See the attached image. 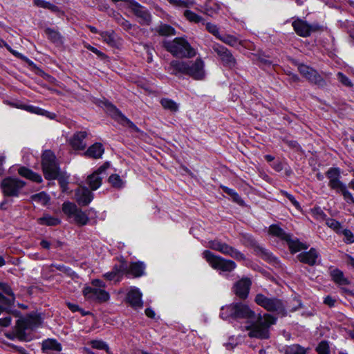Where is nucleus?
Instances as JSON below:
<instances>
[{
    "label": "nucleus",
    "mask_w": 354,
    "mask_h": 354,
    "mask_svg": "<svg viewBox=\"0 0 354 354\" xmlns=\"http://www.w3.org/2000/svg\"><path fill=\"white\" fill-rule=\"evenodd\" d=\"M220 316L223 319H245L250 324L247 326L250 337L267 339L269 337L268 328L270 325L274 324L277 318L270 314H265L263 317L256 315L249 306L241 302L233 303L223 306L221 309Z\"/></svg>",
    "instance_id": "1"
},
{
    "label": "nucleus",
    "mask_w": 354,
    "mask_h": 354,
    "mask_svg": "<svg viewBox=\"0 0 354 354\" xmlns=\"http://www.w3.org/2000/svg\"><path fill=\"white\" fill-rule=\"evenodd\" d=\"M205 63L201 58L195 61L172 60L168 66L169 73L174 75H187L194 80H201L204 78Z\"/></svg>",
    "instance_id": "2"
},
{
    "label": "nucleus",
    "mask_w": 354,
    "mask_h": 354,
    "mask_svg": "<svg viewBox=\"0 0 354 354\" xmlns=\"http://www.w3.org/2000/svg\"><path fill=\"white\" fill-rule=\"evenodd\" d=\"M164 47L172 55L179 58H192L196 55V50L184 37H176L172 41H165Z\"/></svg>",
    "instance_id": "3"
},
{
    "label": "nucleus",
    "mask_w": 354,
    "mask_h": 354,
    "mask_svg": "<svg viewBox=\"0 0 354 354\" xmlns=\"http://www.w3.org/2000/svg\"><path fill=\"white\" fill-rule=\"evenodd\" d=\"M202 257L215 270L230 272L236 268V264L234 261L216 255L207 250L203 251Z\"/></svg>",
    "instance_id": "4"
},
{
    "label": "nucleus",
    "mask_w": 354,
    "mask_h": 354,
    "mask_svg": "<svg viewBox=\"0 0 354 354\" xmlns=\"http://www.w3.org/2000/svg\"><path fill=\"white\" fill-rule=\"evenodd\" d=\"M207 247L213 250L219 252L224 255L229 256L238 261H245L246 259L244 254L218 239L209 241Z\"/></svg>",
    "instance_id": "5"
},
{
    "label": "nucleus",
    "mask_w": 354,
    "mask_h": 354,
    "mask_svg": "<svg viewBox=\"0 0 354 354\" xmlns=\"http://www.w3.org/2000/svg\"><path fill=\"white\" fill-rule=\"evenodd\" d=\"M42 168L45 178L49 180L55 179L59 176V167L54 153L50 151H45L42 155Z\"/></svg>",
    "instance_id": "6"
},
{
    "label": "nucleus",
    "mask_w": 354,
    "mask_h": 354,
    "mask_svg": "<svg viewBox=\"0 0 354 354\" xmlns=\"http://www.w3.org/2000/svg\"><path fill=\"white\" fill-rule=\"evenodd\" d=\"M255 302L268 311L285 315V308L281 300L275 297H267L262 294H257Z\"/></svg>",
    "instance_id": "7"
},
{
    "label": "nucleus",
    "mask_w": 354,
    "mask_h": 354,
    "mask_svg": "<svg viewBox=\"0 0 354 354\" xmlns=\"http://www.w3.org/2000/svg\"><path fill=\"white\" fill-rule=\"evenodd\" d=\"M62 211L68 218H73L74 222L79 225H85L88 222L89 219L86 214L79 209L73 203H64Z\"/></svg>",
    "instance_id": "8"
},
{
    "label": "nucleus",
    "mask_w": 354,
    "mask_h": 354,
    "mask_svg": "<svg viewBox=\"0 0 354 354\" xmlns=\"http://www.w3.org/2000/svg\"><path fill=\"white\" fill-rule=\"evenodd\" d=\"M40 324L39 317L37 315H28L24 318L17 320L15 326V333L17 337L21 340L26 339V330L33 329Z\"/></svg>",
    "instance_id": "9"
},
{
    "label": "nucleus",
    "mask_w": 354,
    "mask_h": 354,
    "mask_svg": "<svg viewBox=\"0 0 354 354\" xmlns=\"http://www.w3.org/2000/svg\"><path fill=\"white\" fill-rule=\"evenodd\" d=\"M211 48L220 58L224 66L229 68H234L236 66V60L229 49L216 42H214Z\"/></svg>",
    "instance_id": "10"
},
{
    "label": "nucleus",
    "mask_w": 354,
    "mask_h": 354,
    "mask_svg": "<svg viewBox=\"0 0 354 354\" xmlns=\"http://www.w3.org/2000/svg\"><path fill=\"white\" fill-rule=\"evenodd\" d=\"M24 185V181L10 177L3 179L1 182L3 193L8 196H17Z\"/></svg>",
    "instance_id": "11"
},
{
    "label": "nucleus",
    "mask_w": 354,
    "mask_h": 354,
    "mask_svg": "<svg viewBox=\"0 0 354 354\" xmlns=\"http://www.w3.org/2000/svg\"><path fill=\"white\" fill-rule=\"evenodd\" d=\"M109 166V162H105L88 176L87 183L92 190H96L101 186L102 179L107 176L106 169Z\"/></svg>",
    "instance_id": "12"
},
{
    "label": "nucleus",
    "mask_w": 354,
    "mask_h": 354,
    "mask_svg": "<svg viewBox=\"0 0 354 354\" xmlns=\"http://www.w3.org/2000/svg\"><path fill=\"white\" fill-rule=\"evenodd\" d=\"M298 70L310 82L321 87L326 86L325 80L313 68L305 64H300L298 66Z\"/></svg>",
    "instance_id": "13"
},
{
    "label": "nucleus",
    "mask_w": 354,
    "mask_h": 354,
    "mask_svg": "<svg viewBox=\"0 0 354 354\" xmlns=\"http://www.w3.org/2000/svg\"><path fill=\"white\" fill-rule=\"evenodd\" d=\"M292 25L296 33L303 37L310 36L312 32L317 31L319 28L317 24H309L301 19L294 21Z\"/></svg>",
    "instance_id": "14"
},
{
    "label": "nucleus",
    "mask_w": 354,
    "mask_h": 354,
    "mask_svg": "<svg viewBox=\"0 0 354 354\" xmlns=\"http://www.w3.org/2000/svg\"><path fill=\"white\" fill-rule=\"evenodd\" d=\"M83 294L87 299L97 301L98 302L107 301L110 298L109 292L104 289L90 286L84 288Z\"/></svg>",
    "instance_id": "15"
},
{
    "label": "nucleus",
    "mask_w": 354,
    "mask_h": 354,
    "mask_svg": "<svg viewBox=\"0 0 354 354\" xmlns=\"http://www.w3.org/2000/svg\"><path fill=\"white\" fill-rule=\"evenodd\" d=\"M326 177L328 178V186L330 189L337 190L344 185L341 180L340 169L337 167H330L326 173Z\"/></svg>",
    "instance_id": "16"
},
{
    "label": "nucleus",
    "mask_w": 354,
    "mask_h": 354,
    "mask_svg": "<svg viewBox=\"0 0 354 354\" xmlns=\"http://www.w3.org/2000/svg\"><path fill=\"white\" fill-rule=\"evenodd\" d=\"M127 269V264L124 261H122L118 265H115L111 271L105 273L103 277L109 281L119 282Z\"/></svg>",
    "instance_id": "17"
},
{
    "label": "nucleus",
    "mask_w": 354,
    "mask_h": 354,
    "mask_svg": "<svg viewBox=\"0 0 354 354\" xmlns=\"http://www.w3.org/2000/svg\"><path fill=\"white\" fill-rule=\"evenodd\" d=\"M251 284L250 279L243 278L234 285V292L240 299H245L248 297Z\"/></svg>",
    "instance_id": "18"
},
{
    "label": "nucleus",
    "mask_w": 354,
    "mask_h": 354,
    "mask_svg": "<svg viewBox=\"0 0 354 354\" xmlns=\"http://www.w3.org/2000/svg\"><path fill=\"white\" fill-rule=\"evenodd\" d=\"M93 198L91 192L86 187H80L75 191V199L79 205L86 206Z\"/></svg>",
    "instance_id": "19"
},
{
    "label": "nucleus",
    "mask_w": 354,
    "mask_h": 354,
    "mask_svg": "<svg viewBox=\"0 0 354 354\" xmlns=\"http://www.w3.org/2000/svg\"><path fill=\"white\" fill-rule=\"evenodd\" d=\"M127 302L134 308H141L142 306V294L138 288L131 287L127 292Z\"/></svg>",
    "instance_id": "20"
},
{
    "label": "nucleus",
    "mask_w": 354,
    "mask_h": 354,
    "mask_svg": "<svg viewBox=\"0 0 354 354\" xmlns=\"http://www.w3.org/2000/svg\"><path fill=\"white\" fill-rule=\"evenodd\" d=\"M319 256V253L315 248H310L309 251L298 254L297 259L301 262L312 266L317 263Z\"/></svg>",
    "instance_id": "21"
},
{
    "label": "nucleus",
    "mask_w": 354,
    "mask_h": 354,
    "mask_svg": "<svg viewBox=\"0 0 354 354\" xmlns=\"http://www.w3.org/2000/svg\"><path fill=\"white\" fill-rule=\"evenodd\" d=\"M86 131H79L75 133L70 140V145L75 150L84 149L86 144L84 139L87 136Z\"/></svg>",
    "instance_id": "22"
},
{
    "label": "nucleus",
    "mask_w": 354,
    "mask_h": 354,
    "mask_svg": "<svg viewBox=\"0 0 354 354\" xmlns=\"http://www.w3.org/2000/svg\"><path fill=\"white\" fill-rule=\"evenodd\" d=\"M15 300V295L11 288L5 283L0 282V301L9 304Z\"/></svg>",
    "instance_id": "23"
},
{
    "label": "nucleus",
    "mask_w": 354,
    "mask_h": 354,
    "mask_svg": "<svg viewBox=\"0 0 354 354\" xmlns=\"http://www.w3.org/2000/svg\"><path fill=\"white\" fill-rule=\"evenodd\" d=\"M133 10L136 17L140 19V24H148L151 21V15L145 8L138 4H135L133 5Z\"/></svg>",
    "instance_id": "24"
},
{
    "label": "nucleus",
    "mask_w": 354,
    "mask_h": 354,
    "mask_svg": "<svg viewBox=\"0 0 354 354\" xmlns=\"http://www.w3.org/2000/svg\"><path fill=\"white\" fill-rule=\"evenodd\" d=\"M145 266L142 263L134 262L131 263L129 267L127 266L124 274H131L134 277H139L145 274Z\"/></svg>",
    "instance_id": "25"
},
{
    "label": "nucleus",
    "mask_w": 354,
    "mask_h": 354,
    "mask_svg": "<svg viewBox=\"0 0 354 354\" xmlns=\"http://www.w3.org/2000/svg\"><path fill=\"white\" fill-rule=\"evenodd\" d=\"M104 149L101 143L96 142L91 145L84 152V156L95 159L100 158L104 153Z\"/></svg>",
    "instance_id": "26"
},
{
    "label": "nucleus",
    "mask_w": 354,
    "mask_h": 354,
    "mask_svg": "<svg viewBox=\"0 0 354 354\" xmlns=\"http://www.w3.org/2000/svg\"><path fill=\"white\" fill-rule=\"evenodd\" d=\"M289 249L292 253L297 252L301 250H306L308 245L299 241L297 238L292 239L291 235L286 240Z\"/></svg>",
    "instance_id": "27"
},
{
    "label": "nucleus",
    "mask_w": 354,
    "mask_h": 354,
    "mask_svg": "<svg viewBox=\"0 0 354 354\" xmlns=\"http://www.w3.org/2000/svg\"><path fill=\"white\" fill-rule=\"evenodd\" d=\"M254 251L257 256L260 257L265 261L270 263L277 262V259L272 255V254L261 245H255Z\"/></svg>",
    "instance_id": "28"
},
{
    "label": "nucleus",
    "mask_w": 354,
    "mask_h": 354,
    "mask_svg": "<svg viewBox=\"0 0 354 354\" xmlns=\"http://www.w3.org/2000/svg\"><path fill=\"white\" fill-rule=\"evenodd\" d=\"M218 39L225 44L234 48H238L239 46H245L243 41L239 40L237 37L232 35H221Z\"/></svg>",
    "instance_id": "29"
},
{
    "label": "nucleus",
    "mask_w": 354,
    "mask_h": 354,
    "mask_svg": "<svg viewBox=\"0 0 354 354\" xmlns=\"http://www.w3.org/2000/svg\"><path fill=\"white\" fill-rule=\"evenodd\" d=\"M37 222L40 225H47V226H55L59 225L61 223L59 218L50 216V214H44L43 216L37 219Z\"/></svg>",
    "instance_id": "30"
},
{
    "label": "nucleus",
    "mask_w": 354,
    "mask_h": 354,
    "mask_svg": "<svg viewBox=\"0 0 354 354\" xmlns=\"http://www.w3.org/2000/svg\"><path fill=\"white\" fill-rule=\"evenodd\" d=\"M19 174L21 176L30 179L34 182L41 183L42 181V178L40 175L24 167L19 169Z\"/></svg>",
    "instance_id": "31"
},
{
    "label": "nucleus",
    "mask_w": 354,
    "mask_h": 354,
    "mask_svg": "<svg viewBox=\"0 0 354 354\" xmlns=\"http://www.w3.org/2000/svg\"><path fill=\"white\" fill-rule=\"evenodd\" d=\"M330 275L333 280L339 286H345L349 283L348 279L346 278L344 273L338 269H335L331 271Z\"/></svg>",
    "instance_id": "32"
},
{
    "label": "nucleus",
    "mask_w": 354,
    "mask_h": 354,
    "mask_svg": "<svg viewBox=\"0 0 354 354\" xmlns=\"http://www.w3.org/2000/svg\"><path fill=\"white\" fill-rule=\"evenodd\" d=\"M42 350L45 352L48 351H60L62 346L55 339H48L42 342Z\"/></svg>",
    "instance_id": "33"
},
{
    "label": "nucleus",
    "mask_w": 354,
    "mask_h": 354,
    "mask_svg": "<svg viewBox=\"0 0 354 354\" xmlns=\"http://www.w3.org/2000/svg\"><path fill=\"white\" fill-rule=\"evenodd\" d=\"M269 233L284 241H286L290 236L289 234L286 233L282 228L279 227L277 225H272L270 226Z\"/></svg>",
    "instance_id": "34"
},
{
    "label": "nucleus",
    "mask_w": 354,
    "mask_h": 354,
    "mask_svg": "<svg viewBox=\"0 0 354 354\" xmlns=\"http://www.w3.org/2000/svg\"><path fill=\"white\" fill-rule=\"evenodd\" d=\"M156 31L162 36H170L176 35L175 29L169 25L161 24L158 28H156Z\"/></svg>",
    "instance_id": "35"
},
{
    "label": "nucleus",
    "mask_w": 354,
    "mask_h": 354,
    "mask_svg": "<svg viewBox=\"0 0 354 354\" xmlns=\"http://www.w3.org/2000/svg\"><path fill=\"white\" fill-rule=\"evenodd\" d=\"M184 16L190 22L204 24L205 20L202 17L189 10H185Z\"/></svg>",
    "instance_id": "36"
},
{
    "label": "nucleus",
    "mask_w": 354,
    "mask_h": 354,
    "mask_svg": "<svg viewBox=\"0 0 354 354\" xmlns=\"http://www.w3.org/2000/svg\"><path fill=\"white\" fill-rule=\"evenodd\" d=\"M45 33L47 35L48 38L50 41H52L53 43H55L57 44L62 43V36L56 30H54L50 28H47L45 30Z\"/></svg>",
    "instance_id": "37"
},
{
    "label": "nucleus",
    "mask_w": 354,
    "mask_h": 354,
    "mask_svg": "<svg viewBox=\"0 0 354 354\" xmlns=\"http://www.w3.org/2000/svg\"><path fill=\"white\" fill-rule=\"evenodd\" d=\"M160 104L165 109L171 112H176L178 109V104L174 101L168 98H162L160 100Z\"/></svg>",
    "instance_id": "38"
},
{
    "label": "nucleus",
    "mask_w": 354,
    "mask_h": 354,
    "mask_svg": "<svg viewBox=\"0 0 354 354\" xmlns=\"http://www.w3.org/2000/svg\"><path fill=\"white\" fill-rule=\"evenodd\" d=\"M285 354H306V350L298 344H293L284 348Z\"/></svg>",
    "instance_id": "39"
},
{
    "label": "nucleus",
    "mask_w": 354,
    "mask_h": 354,
    "mask_svg": "<svg viewBox=\"0 0 354 354\" xmlns=\"http://www.w3.org/2000/svg\"><path fill=\"white\" fill-rule=\"evenodd\" d=\"M219 9V5L214 3L212 0H209L205 6V12L209 16L216 13Z\"/></svg>",
    "instance_id": "40"
},
{
    "label": "nucleus",
    "mask_w": 354,
    "mask_h": 354,
    "mask_svg": "<svg viewBox=\"0 0 354 354\" xmlns=\"http://www.w3.org/2000/svg\"><path fill=\"white\" fill-rule=\"evenodd\" d=\"M90 344L95 349L105 350L108 354H113L110 351L108 344L102 340H92Z\"/></svg>",
    "instance_id": "41"
},
{
    "label": "nucleus",
    "mask_w": 354,
    "mask_h": 354,
    "mask_svg": "<svg viewBox=\"0 0 354 354\" xmlns=\"http://www.w3.org/2000/svg\"><path fill=\"white\" fill-rule=\"evenodd\" d=\"M205 26V29L212 35H213L216 39H219L221 37V34L219 32V28L217 25L214 24H212L209 22H205L204 21V24H203Z\"/></svg>",
    "instance_id": "42"
},
{
    "label": "nucleus",
    "mask_w": 354,
    "mask_h": 354,
    "mask_svg": "<svg viewBox=\"0 0 354 354\" xmlns=\"http://www.w3.org/2000/svg\"><path fill=\"white\" fill-rule=\"evenodd\" d=\"M16 107L37 115H41L44 113L42 109L32 105L21 104L16 106Z\"/></svg>",
    "instance_id": "43"
},
{
    "label": "nucleus",
    "mask_w": 354,
    "mask_h": 354,
    "mask_svg": "<svg viewBox=\"0 0 354 354\" xmlns=\"http://www.w3.org/2000/svg\"><path fill=\"white\" fill-rule=\"evenodd\" d=\"M110 184L115 188H121L124 186V182L118 174H112L109 178Z\"/></svg>",
    "instance_id": "44"
},
{
    "label": "nucleus",
    "mask_w": 354,
    "mask_h": 354,
    "mask_svg": "<svg viewBox=\"0 0 354 354\" xmlns=\"http://www.w3.org/2000/svg\"><path fill=\"white\" fill-rule=\"evenodd\" d=\"M102 39L111 46L115 45V41L113 32H100Z\"/></svg>",
    "instance_id": "45"
},
{
    "label": "nucleus",
    "mask_w": 354,
    "mask_h": 354,
    "mask_svg": "<svg viewBox=\"0 0 354 354\" xmlns=\"http://www.w3.org/2000/svg\"><path fill=\"white\" fill-rule=\"evenodd\" d=\"M337 193H341L344 198L347 202L354 203V198L351 193L348 191L346 185H343L341 187L336 190Z\"/></svg>",
    "instance_id": "46"
},
{
    "label": "nucleus",
    "mask_w": 354,
    "mask_h": 354,
    "mask_svg": "<svg viewBox=\"0 0 354 354\" xmlns=\"http://www.w3.org/2000/svg\"><path fill=\"white\" fill-rule=\"evenodd\" d=\"M34 4L37 6V7L51 10H56L57 6L50 3L48 1H44V0H33Z\"/></svg>",
    "instance_id": "47"
},
{
    "label": "nucleus",
    "mask_w": 354,
    "mask_h": 354,
    "mask_svg": "<svg viewBox=\"0 0 354 354\" xmlns=\"http://www.w3.org/2000/svg\"><path fill=\"white\" fill-rule=\"evenodd\" d=\"M32 200L35 202H39L42 205H46L49 201L48 195L44 192H40L39 194L32 196Z\"/></svg>",
    "instance_id": "48"
},
{
    "label": "nucleus",
    "mask_w": 354,
    "mask_h": 354,
    "mask_svg": "<svg viewBox=\"0 0 354 354\" xmlns=\"http://www.w3.org/2000/svg\"><path fill=\"white\" fill-rule=\"evenodd\" d=\"M171 3L184 8H189L195 3L194 0H170Z\"/></svg>",
    "instance_id": "49"
},
{
    "label": "nucleus",
    "mask_w": 354,
    "mask_h": 354,
    "mask_svg": "<svg viewBox=\"0 0 354 354\" xmlns=\"http://www.w3.org/2000/svg\"><path fill=\"white\" fill-rule=\"evenodd\" d=\"M326 224L331 229L337 232H339L342 228L341 224L333 218H326Z\"/></svg>",
    "instance_id": "50"
},
{
    "label": "nucleus",
    "mask_w": 354,
    "mask_h": 354,
    "mask_svg": "<svg viewBox=\"0 0 354 354\" xmlns=\"http://www.w3.org/2000/svg\"><path fill=\"white\" fill-rule=\"evenodd\" d=\"M312 213L315 218L317 220L322 221L326 219V214L322 211L320 207H315L312 210Z\"/></svg>",
    "instance_id": "51"
},
{
    "label": "nucleus",
    "mask_w": 354,
    "mask_h": 354,
    "mask_svg": "<svg viewBox=\"0 0 354 354\" xmlns=\"http://www.w3.org/2000/svg\"><path fill=\"white\" fill-rule=\"evenodd\" d=\"M337 80L344 86L351 87L353 86L351 80L342 73L338 72L337 74Z\"/></svg>",
    "instance_id": "52"
},
{
    "label": "nucleus",
    "mask_w": 354,
    "mask_h": 354,
    "mask_svg": "<svg viewBox=\"0 0 354 354\" xmlns=\"http://www.w3.org/2000/svg\"><path fill=\"white\" fill-rule=\"evenodd\" d=\"M318 354H330L329 346L325 342H322L317 347Z\"/></svg>",
    "instance_id": "53"
},
{
    "label": "nucleus",
    "mask_w": 354,
    "mask_h": 354,
    "mask_svg": "<svg viewBox=\"0 0 354 354\" xmlns=\"http://www.w3.org/2000/svg\"><path fill=\"white\" fill-rule=\"evenodd\" d=\"M344 236V241L347 243H353L354 242V235L350 230L344 229L342 232Z\"/></svg>",
    "instance_id": "54"
},
{
    "label": "nucleus",
    "mask_w": 354,
    "mask_h": 354,
    "mask_svg": "<svg viewBox=\"0 0 354 354\" xmlns=\"http://www.w3.org/2000/svg\"><path fill=\"white\" fill-rule=\"evenodd\" d=\"M122 122L123 123V124L131 128L132 129L138 131V129L137 128V127L131 122L130 121L129 119H127V118H125L124 116H122Z\"/></svg>",
    "instance_id": "55"
},
{
    "label": "nucleus",
    "mask_w": 354,
    "mask_h": 354,
    "mask_svg": "<svg viewBox=\"0 0 354 354\" xmlns=\"http://www.w3.org/2000/svg\"><path fill=\"white\" fill-rule=\"evenodd\" d=\"M284 195L287 197V198L291 202V203L297 208V209H299L300 208V205H299V203L295 198V197L287 193V192H284Z\"/></svg>",
    "instance_id": "56"
},
{
    "label": "nucleus",
    "mask_w": 354,
    "mask_h": 354,
    "mask_svg": "<svg viewBox=\"0 0 354 354\" xmlns=\"http://www.w3.org/2000/svg\"><path fill=\"white\" fill-rule=\"evenodd\" d=\"M11 323V317L10 315H7L5 317L0 318V328L1 327L8 326Z\"/></svg>",
    "instance_id": "57"
},
{
    "label": "nucleus",
    "mask_w": 354,
    "mask_h": 354,
    "mask_svg": "<svg viewBox=\"0 0 354 354\" xmlns=\"http://www.w3.org/2000/svg\"><path fill=\"white\" fill-rule=\"evenodd\" d=\"M86 48L89 50H91V52H93V53H95V55H97L98 57H101V58H104L106 57V55H104V53H103L102 52L100 51L99 50H97L96 48L91 46V45H87L86 46Z\"/></svg>",
    "instance_id": "58"
},
{
    "label": "nucleus",
    "mask_w": 354,
    "mask_h": 354,
    "mask_svg": "<svg viewBox=\"0 0 354 354\" xmlns=\"http://www.w3.org/2000/svg\"><path fill=\"white\" fill-rule=\"evenodd\" d=\"M92 285L94 286L93 288H105V283L100 279H94L91 282Z\"/></svg>",
    "instance_id": "59"
},
{
    "label": "nucleus",
    "mask_w": 354,
    "mask_h": 354,
    "mask_svg": "<svg viewBox=\"0 0 354 354\" xmlns=\"http://www.w3.org/2000/svg\"><path fill=\"white\" fill-rule=\"evenodd\" d=\"M259 64L262 66H267L271 65V62L268 59L261 57L259 58Z\"/></svg>",
    "instance_id": "60"
},
{
    "label": "nucleus",
    "mask_w": 354,
    "mask_h": 354,
    "mask_svg": "<svg viewBox=\"0 0 354 354\" xmlns=\"http://www.w3.org/2000/svg\"><path fill=\"white\" fill-rule=\"evenodd\" d=\"M3 46L15 56L17 57H21V55L17 52L16 50H12L9 45H8L5 41H3Z\"/></svg>",
    "instance_id": "61"
},
{
    "label": "nucleus",
    "mask_w": 354,
    "mask_h": 354,
    "mask_svg": "<svg viewBox=\"0 0 354 354\" xmlns=\"http://www.w3.org/2000/svg\"><path fill=\"white\" fill-rule=\"evenodd\" d=\"M3 46L15 56L17 57H21V55L17 52L16 50H12L9 45H8L5 41H3Z\"/></svg>",
    "instance_id": "62"
},
{
    "label": "nucleus",
    "mask_w": 354,
    "mask_h": 354,
    "mask_svg": "<svg viewBox=\"0 0 354 354\" xmlns=\"http://www.w3.org/2000/svg\"><path fill=\"white\" fill-rule=\"evenodd\" d=\"M3 46L15 56L17 57H21V55L17 52L16 50H12L9 45H8L5 41H3Z\"/></svg>",
    "instance_id": "63"
},
{
    "label": "nucleus",
    "mask_w": 354,
    "mask_h": 354,
    "mask_svg": "<svg viewBox=\"0 0 354 354\" xmlns=\"http://www.w3.org/2000/svg\"><path fill=\"white\" fill-rule=\"evenodd\" d=\"M335 303V300L329 296L326 297L324 299V304L329 306L330 307L333 306Z\"/></svg>",
    "instance_id": "64"
}]
</instances>
